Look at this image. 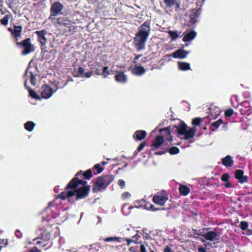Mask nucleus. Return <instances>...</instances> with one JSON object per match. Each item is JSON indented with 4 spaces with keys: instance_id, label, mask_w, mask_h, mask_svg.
Returning <instances> with one entry per match:
<instances>
[{
    "instance_id": "nucleus-1",
    "label": "nucleus",
    "mask_w": 252,
    "mask_h": 252,
    "mask_svg": "<svg viewBox=\"0 0 252 252\" xmlns=\"http://www.w3.org/2000/svg\"><path fill=\"white\" fill-rule=\"evenodd\" d=\"M81 173V171L78 172L65 188L66 190L71 189L74 192L75 196L74 201L87 197L91 190V186L86 185L87 182L79 178Z\"/></svg>"
},
{
    "instance_id": "nucleus-2",
    "label": "nucleus",
    "mask_w": 252,
    "mask_h": 252,
    "mask_svg": "<svg viewBox=\"0 0 252 252\" xmlns=\"http://www.w3.org/2000/svg\"><path fill=\"white\" fill-rule=\"evenodd\" d=\"M158 131L160 133L164 131L166 141L164 140V137L160 135L157 136L154 139L151 145V150L154 151L159 148H160L161 149V150L155 152L156 155H161L167 153L168 147L172 144L171 142L173 140L170 127L160 128Z\"/></svg>"
},
{
    "instance_id": "nucleus-3",
    "label": "nucleus",
    "mask_w": 252,
    "mask_h": 252,
    "mask_svg": "<svg viewBox=\"0 0 252 252\" xmlns=\"http://www.w3.org/2000/svg\"><path fill=\"white\" fill-rule=\"evenodd\" d=\"M151 21L147 20L139 28L133 38V44L137 51L139 52L146 48V43L151 32Z\"/></svg>"
},
{
    "instance_id": "nucleus-4",
    "label": "nucleus",
    "mask_w": 252,
    "mask_h": 252,
    "mask_svg": "<svg viewBox=\"0 0 252 252\" xmlns=\"http://www.w3.org/2000/svg\"><path fill=\"white\" fill-rule=\"evenodd\" d=\"M115 176L113 175H104L98 177L94 183L93 188L94 192H97L105 189L114 180Z\"/></svg>"
},
{
    "instance_id": "nucleus-5",
    "label": "nucleus",
    "mask_w": 252,
    "mask_h": 252,
    "mask_svg": "<svg viewBox=\"0 0 252 252\" xmlns=\"http://www.w3.org/2000/svg\"><path fill=\"white\" fill-rule=\"evenodd\" d=\"M16 45L18 47L23 49L21 52L22 55H27L35 50L34 46L32 44L31 39L30 37L23 40L21 42L18 41L16 42Z\"/></svg>"
},
{
    "instance_id": "nucleus-6",
    "label": "nucleus",
    "mask_w": 252,
    "mask_h": 252,
    "mask_svg": "<svg viewBox=\"0 0 252 252\" xmlns=\"http://www.w3.org/2000/svg\"><path fill=\"white\" fill-rule=\"evenodd\" d=\"M64 8V6L59 1H56L53 3L50 8V14L49 19H55V17L63 14L62 11Z\"/></svg>"
},
{
    "instance_id": "nucleus-7",
    "label": "nucleus",
    "mask_w": 252,
    "mask_h": 252,
    "mask_svg": "<svg viewBox=\"0 0 252 252\" xmlns=\"http://www.w3.org/2000/svg\"><path fill=\"white\" fill-rule=\"evenodd\" d=\"M51 237L50 234L46 230L41 233L39 236L34 239L33 241L37 245H41L42 247H44L47 245V242L49 241Z\"/></svg>"
},
{
    "instance_id": "nucleus-8",
    "label": "nucleus",
    "mask_w": 252,
    "mask_h": 252,
    "mask_svg": "<svg viewBox=\"0 0 252 252\" xmlns=\"http://www.w3.org/2000/svg\"><path fill=\"white\" fill-rule=\"evenodd\" d=\"M37 36V40L41 44V52L45 53L47 51L44 48V46L47 43V39L45 37V35L47 33V31L44 29L41 31H36L34 32Z\"/></svg>"
},
{
    "instance_id": "nucleus-9",
    "label": "nucleus",
    "mask_w": 252,
    "mask_h": 252,
    "mask_svg": "<svg viewBox=\"0 0 252 252\" xmlns=\"http://www.w3.org/2000/svg\"><path fill=\"white\" fill-rule=\"evenodd\" d=\"M201 14L200 9H193L191 10L189 15V20L187 25L189 27H194L196 23L197 22V18Z\"/></svg>"
},
{
    "instance_id": "nucleus-10",
    "label": "nucleus",
    "mask_w": 252,
    "mask_h": 252,
    "mask_svg": "<svg viewBox=\"0 0 252 252\" xmlns=\"http://www.w3.org/2000/svg\"><path fill=\"white\" fill-rule=\"evenodd\" d=\"M67 190V191H64L62 192L57 196L56 199L60 198L63 200H64L66 198H68V201L69 203H74V201L71 198V197L74 196V192L71 189H68Z\"/></svg>"
},
{
    "instance_id": "nucleus-11",
    "label": "nucleus",
    "mask_w": 252,
    "mask_h": 252,
    "mask_svg": "<svg viewBox=\"0 0 252 252\" xmlns=\"http://www.w3.org/2000/svg\"><path fill=\"white\" fill-rule=\"evenodd\" d=\"M50 20L54 22V23L58 24L61 26L69 28L71 26V22L67 17H60L58 18H56V17H55V19Z\"/></svg>"
},
{
    "instance_id": "nucleus-12",
    "label": "nucleus",
    "mask_w": 252,
    "mask_h": 252,
    "mask_svg": "<svg viewBox=\"0 0 252 252\" xmlns=\"http://www.w3.org/2000/svg\"><path fill=\"white\" fill-rule=\"evenodd\" d=\"M189 52L186 51L183 49H179L172 53V55L167 54L165 57H171L172 56L175 59H183L185 58L189 54Z\"/></svg>"
},
{
    "instance_id": "nucleus-13",
    "label": "nucleus",
    "mask_w": 252,
    "mask_h": 252,
    "mask_svg": "<svg viewBox=\"0 0 252 252\" xmlns=\"http://www.w3.org/2000/svg\"><path fill=\"white\" fill-rule=\"evenodd\" d=\"M168 197L167 195H163L162 194L155 195L153 197V201L156 204L163 206L168 200Z\"/></svg>"
},
{
    "instance_id": "nucleus-14",
    "label": "nucleus",
    "mask_w": 252,
    "mask_h": 252,
    "mask_svg": "<svg viewBox=\"0 0 252 252\" xmlns=\"http://www.w3.org/2000/svg\"><path fill=\"white\" fill-rule=\"evenodd\" d=\"M198 236H202L204 237L206 240L209 241H214L215 240H218L217 238L218 234L217 232L215 231H208L205 234H202L200 233H195Z\"/></svg>"
},
{
    "instance_id": "nucleus-15",
    "label": "nucleus",
    "mask_w": 252,
    "mask_h": 252,
    "mask_svg": "<svg viewBox=\"0 0 252 252\" xmlns=\"http://www.w3.org/2000/svg\"><path fill=\"white\" fill-rule=\"evenodd\" d=\"M43 90L41 93V96L43 98L47 99L50 97L53 94V89L48 85L44 84L42 86Z\"/></svg>"
},
{
    "instance_id": "nucleus-16",
    "label": "nucleus",
    "mask_w": 252,
    "mask_h": 252,
    "mask_svg": "<svg viewBox=\"0 0 252 252\" xmlns=\"http://www.w3.org/2000/svg\"><path fill=\"white\" fill-rule=\"evenodd\" d=\"M244 173L243 170L241 169L236 170L234 173L235 178L241 183H244L248 181V177L244 176Z\"/></svg>"
},
{
    "instance_id": "nucleus-17",
    "label": "nucleus",
    "mask_w": 252,
    "mask_h": 252,
    "mask_svg": "<svg viewBox=\"0 0 252 252\" xmlns=\"http://www.w3.org/2000/svg\"><path fill=\"white\" fill-rule=\"evenodd\" d=\"M12 35L14 38L16 43L19 41V38L21 37L22 32V27L21 26L14 25L13 30H12Z\"/></svg>"
},
{
    "instance_id": "nucleus-18",
    "label": "nucleus",
    "mask_w": 252,
    "mask_h": 252,
    "mask_svg": "<svg viewBox=\"0 0 252 252\" xmlns=\"http://www.w3.org/2000/svg\"><path fill=\"white\" fill-rule=\"evenodd\" d=\"M147 135V132L145 130H138L133 134V138L135 141H141L144 139Z\"/></svg>"
},
{
    "instance_id": "nucleus-19",
    "label": "nucleus",
    "mask_w": 252,
    "mask_h": 252,
    "mask_svg": "<svg viewBox=\"0 0 252 252\" xmlns=\"http://www.w3.org/2000/svg\"><path fill=\"white\" fill-rule=\"evenodd\" d=\"M163 1L166 6L168 8L175 6L177 10L180 7V4L178 0H163Z\"/></svg>"
},
{
    "instance_id": "nucleus-20",
    "label": "nucleus",
    "mask_w": 252,
    "mask_h": 252,
    "mask_svg": "<svg viewBox=\"0 0 252 252\" xmlns=\"http://www.w3.org/2000/svg\"><path fill=\"white\" fill-rule=\"evenodd\" d=\"M184 36L183 38V41L185 42L192 40L197 35V33L194 31H191L190 32L186 33L184 32Z\"/></svg>"
},
{
    "instance_id": "nucleus-21",
    "label": "nucleus",
    "mask_w": 252,
    "mask_h": 252,
    "mask_svg": "<svg viewBox=\"0 0 252 252\" xmlns=\"http://www.w3.org/2000/svg\"><path fill=\"white\" fill-rule=\"evenodd\" d=\"M174 127L176 128L179 135H183V134L186 133L187 129V125L184 122H182L179 125H175Z\"/></svg>"
},
{
    "instance_id": "nucleus-22",
    "label": "nucleus",
    "mask_w": 252,
    "mask_h": 252,
    "mask_svg": "<svg viewBox=\"0 0 252 252\" xmlns=\"http://www.w3.org/2000/svg\"><path fill=\"white\" fill-rule=\"evenodd\" d=\"M196 132V128L195 127L190 128L188 130L187 129L186 133L183 134L185 136V140H189L190 138H193L195 136Z\"/></svg>"
},
{
    "instance_id": "nucleus-23",
    "label": "nucleus",
    "mask_w": 252,
    "mask_h": 252,
    "mask_svg": "<svg viewBox=\"0 0 252 252\" xmlns=\"http://www.w3.org/2000/svg\"><path fill=\"white\" fill-rule=\"evenodd\" d=\"M222 163L226 167H231L234 164V161L230 155H227L222 159Z\"/></svg>"
},
{
    "instance_id": "nucleus-24",
    "label": "nucleus",
    "mask_w": 252,
    "mask_h": 252,
    "mask_svg": "<svg viewBox=\"0 0 252 252\" xmlns=\"http://www.w3.org/2000/svg\"><path fill=\"white\" fill-rule=\"evenodd\" d=\"M146 69L141 65H136L132 69V73L136 75H141L145 73Z\"/></svg>"
},
{
    "instance_id": "nucleus-25",
    "label": "nucleus",
    "mask_w": 252,
    "mask_h": 252,
    "mask_svg": "<svg viewBox=\"0 0 252 252\" xmlns=\"http://www.w3.org/2000/svg\"><path fill=\"white\" fill-rule=\"evenodd\" d=\"M115 80L120 83H126L127 81V76L124 72H120L115 76Z\"/></svg>"
},
{
    "instance_id": "nucleus-26",
    "label": "nucleus",
    "mask_w": 252,
    "mask_h": 252,
    "mask_svg": "<svg viewBox=\"0 0 252 252\" xmlns=\"http://www.w3.org/2000/svg\"><path fill=\"white\" fill-rule=\"evenodd\" d=\"M134 208V207L129 206L127 203H126L122 206V212L125 216H128L131 213V209Z\"/></svg>"
},
{
    "instance_id": "nucleus-27",
    "label": "nucleus",
    "mask_w": 252,
    "mask_h": 252,
    "mask_svg": "<svg viewBox=\"0 0 252 252\" xmlns=\"http://www.w3.org/2000/svg\"><path fill=\"white\" fill-rule=\"evenodd\" d=\"M180 193L184 196L187 195L190 192V189L186 185H180L179 188Z\"/></svg>"
},
{
    "instance_id": "nucleus-28",
    "label": "nucleus",
    "mask_w": 252,
    "mask_h": 252,
    "mask_svg": "<svg viewBox=\"0 0 252 252\" xmlns=\"http://www.w3.org/2000/svg\"><path fill=\"white\" fill-rule=\"evenodd\" d=\"M178 67L181 70L186 71L190 69V64L186 62H178Z\"/></svg>"
},
{
    "instance_id": "nucleus-29",
    "label": "nucleus",
    "mask_w": 252,
    "mask_h": 252,
    "mask_svg": "<svg viewBox=\"0 0 252 252\" xmlns=\"http://www.w3.org/2000/svg\"><path fill=\"white\" fill-rule=\"evenodd\" d=\"M103 240L105 242H109L113 241H116L118 242H123L125 241L124 238L119 237H109L108 238L103 239Z\"/></svg>"
},
{
    "instance_id": "nucleus-30",
    "label": "nucleus",
    "mask_w": 252,
    "mask_h": 252,
    "mask_svg": "<svg viewBox=\"0 0 252 252\" xmlns=\"http://www.w3.org/2000/svg\"><path fill=\"white\" fill-rule=\"evenodd\" d=\"M222 123V120L221 119H220L218 121L212 123L210 126V128L212 131H214L217 128H218Z\"/></svg>"
},
{
    "instance_id": "nucleus-31",
    "label": "nucleus",
    "mask_w": 252,
    "mask_h": 252,
    "mask_svg": "<svg viewBox=\"0 0 252 252\" xmlns=\"http://www.w3.org/2000/svg\"><path fill=\"white\" fill-rule=\"evenodd\" d=\"M83 177L84 179L89 180L93 177L92 170L91 169L87 170L83 173H81V175L79 177Z\"/></svg>"
},
{
    "instance_id": "nucleus-32",
    "label": "nucleus",
    "mask_w": 252,
    "mask_h": 252,
    "mask_svg": "<svg viewBox=\"0 0 252 252\" xmlns=\"http://www.w3.org/2000/svg\"><path fill=\"white\" fill-rule=\"evenodd\" d=\"M34 126L35 124L32 121H28L24 124L25 128L29 131H32Z\"/></svg>"
},
{
    "instance_id": "nucleus-33",
    "label": "nucleus",
    "mask_w": 252,
    "mask_h": 252,
    "mask_svg": "<svg viewBox=\"0 0 252 252\" xmlns=\"http://www.w3.org/2000/svg\"><path fill=\"white\" fill-rule=\"evenodd\" d=\"M28 90H29V94L31 97L35 99H40V96L37 94V93L31 89V88L30 87H28Z\"/></svg>"
},
{
    "instance_id": "nucleus-34",
    "label": "nucleus",
    "mask_w": 252,
    "mask_h": 252,
    "mask_svg": "<svg viewBox=\"0 0 252 252\" xmlns=\"http://www.w3.org/2000/svg\"><path fill=\"white\" fill-rule=\"evenodd\" d=\"M168 33L170 37H171L172 40H175L179 37L181 32L178 33L176 31H169L168 32Z\"/></svg>"
},
{
    "instance_id": "nucleus-35",
    "label": "nucleus",
    "mask_w": 252,
    "mask_h": 252,
    "mask_svg": "<svg viewBox=\"0 0 252 252\" xmlns=\"http://www.w3.org/2000/svg\"><path fill=\"white\" fill-rule=\"evenodd\" d=\"M167 152L171 155H176L179 153L180 150L177 147L173 146L170 149L168 148Z\"/></svg>"
},
{
    "instance_id": "nucleus-36",
    "label": "nucleus",
    "mask_w": 252,
    "mask_h": 252,
    "mask_svg": "<svg viewBox=\"0 0 252 252\" xmlns=\"http://www.w3.org/2000/svg\"><path fill=\"white\" fill-rule=\"evenodd\" d=\"M202 121V119L200 117H196L192 120V124L195 127L196 126H200L201 123Z\"/></svg>"
},
{
    "instance_id": "nucleus-37",
    "label": "nucleus",
    "mask_w": 252,
    "mask_h": 252,
    "mask_svg": "<svg viewBox=\"0 0 252 252\" xmlns=\"http://www.w3.org/2000/svg\"><path fill=\"white\" fill-rule=\"evenodd\" d=\"M240 228L243 231L247 230L249 226V223L246 221H242L239 225Z\"/></svg>"
},
{
    "instance_id": "nucleus-38",
    "label": "nucleus",
    "mask_w": 252,
    "mask_h": 252,
    "mask_svg": "<svg viewBox=\"0 0 252 252\" xmlns=\"http://www.w3.org/2000/svg\"><path fill=\"white\" fill-rule=\"evenodd\" d=\"M9 19V16L8 15H6L3 18L0 20V22L2 25L6 26L8 23Z\"/></svg>"
},
{
    "instance_id": "nucleus-39",
    "label": "nucleus",
    "mask_w": 252,
    "mask_h": 252,
    "mask_svg": "<svg viewBox=\"0 0 252 252\" xmlns=\"http://www.w3.org/2000/svg\"><path fill=\"white\" fill-rule=\"evenodd\" d=\"M93 169H96L97 170V173H95V175L101 173L104 170L103 167H100V165L99 163L95 164L94 165Z\"/></svg>"
},
{
    "instance_id": "nucleus-40",
    "label": "nucleus",
    "mask_w": 252,
    "mask_h": 252,
    "mask_svg": "<svg viewBox=\"0 0 252 252\" xmlns=\"http://www.w3.org/2000/svg\"><path fill=\"white\" fill-rule=\"evenodd\" d=\"M145 208L147 210H151L152 211H155L159 210L158 209L156 208L154 205L149 203H147L145 205Z\"/></svg>"
},
{
    "instance_id": "nucleus-41",
    "label": "nucleus",
    "mask_w": 252,
    "mask_h": 252,
    "mask_svg": "<svg viewBox=\"0 0 252 252\" xmlns=\"http://www.w3.org/2000/svg\"><path fill=\"white\" fill-rule=\"evenodd\" d=\"M109 74H110V72L109 71V67L108 66L104 67L103 68L102 73L101 74L102 76L104 78H106Z\"/></svg>"
},
{
    "instance_id": "nucleus-42",
    "label": "nucleus",
    "mask_w": 252,
    "mask_h": 252,
    "mask_svg": "<svg viewBox=\"0 0 252 252\" xmlns=\"http://www.w3.org/2000/svg\"><path fill=\"white\" fill-rule=\"evenodd\" d=\"M234 114V110L232 108L227 109L224 112V115L225 117H229L233 115Z\"/></svg>"
},
{
    "instance_id": "nucleus-43",
    "label": "nucleus",
    "mask_w": 252,
    "mask_h": 252,
    "mask_svg": "<svg viewBox=\"0 0 252 252\" xmlns=\"http://www.w3.org/2000/svg\"><path fill=\"white\" fill-rule=\"evenodd\" d=\"M31 78H30V82L31 84L34 86L36 85V77L33 74L32 72H30Z\"/></svg>"
},
{
    "instance_id": "nucleus-44",
    "label": "nucleus",
    "mask_w": 252,
    "mask_h": 252,
    "mask_svg": "<svg viewBox=\"0 0 252 252\" xmlns=\"http://www.w3.org/2000/svg\"><path fill=\"white\" fill-rule=\"evenodd\" d=\"M146 141H143V142H141L140 144V145L138 146V147H137L136 150L135 151V153L140 152L142 150H143V149L146 146Z\"/></svg>"
},
{
    "instance_id": "nucleus-45",
    "label": "nucleus",
    "mask_w": 252,
    "mask_h": 252,
    "mask_svg": "<svg viewBox=\"0 0 252 252\" xmlns=\"http://www.w3.org/2000/svg\"><path fill=\"white\" fill-rule=\"evenodd\" d=\"M230 178V176L228 173H224L221 176V180L223 182L228 181Z\"/></svg>"
},
{
    "instance_id": "nucleus-46",
    "label": "nucleus",
    "mask_w": 252,
    "mask_h": 252,
    "mask_svg": "<svg viewBox=\"0 0 252 252\" xmlns=\"http://www.w3.org/2000/svg\"><path fill=\"white\" fill-rule=\"evenodd\" d=\"M78 72L80 76H81V77H84L85 72L84 69L83 67L80 66L78 68Z\"/></svg>"
},
{
    "instance_id": "nucleus-47",
    "label": "nucleus",
    "mask_w": 252,
    "mask_h": 252,
    "mask_svg": "<svg viewBox=\"0 0 252 252\" xmlns=\"http://www.w3.org/2000/svg\"><path fill=\"white\" fill-rule=\"evenodd\" d=\"M55 201V200H53V201H52L48 203V206L45 208V209L44 210L43 213H44L45 212H46V211H47L48 210H50V207H51L52 206H54V205Z\"/></svg>"
},
{
    "instance_id": "nucleus-48",
    "label": "nucleus",
    "mask_w": 252,
    "mask_h": 252,
    "mask_svg": "<svg viewBox=\"0 0 252 252\" xmlns=\"http://www.w3.org/2000/svg\"><path fill=\"white\" fill-rule=\"evenodd\" d=\"M118 184L122 189H124V188H125V186H126L125 182L123 180H122V179H120V180H118Z\"/></svg>"
},
{
    "instance_id": "nucleus-49",
    "label": "nucleus",
    "mask_w": 252,
    "mask_h": 252,
    "mask_svg": "<svg viewBox=\"0 0 252 252\" xmlns=\"http://www.w3.org/2000/svg\"><path fill=\"white\" fill-rule=\"evenodd\" d=\"M130 196V194L127 191H125L124 193H123L122 194V197L124 199H126V198H129Z\"/></svg>"
},
{
    "instance_id": "nucleus-50",
    "label": "nucleus",
    "mask_w": 252,
    "mask_h": 252,
    "mask_svg": "<svg viewBox=\"0 0 252 252\" xmlns=\"http://www.w3.org/2000/svg\"><path fill=\"white\" fill-rule=\"evenodd\" d=\"M225 183L224 184V186L226 188H233V186L232 185V184L229 181V180L228 181H226L225 182Z\"/></svg>"
},
{
    "instance_id": "nucleus-51",
    "label": "nucleus",
    "mask_w": 252,
    "mask_h": 252,
    "mask_svg": "<svg viewBox=\"0 0 252 252\" xmlns=\"http://www.w3.org/2000/svg\"><path fill=\"white\" fill-rule=\"evenodd\" d=\"M142 56V54L135 55L133 63H137V61Z\"/></svg>"
},
{
    "instance_id": "nucleus-52",
    "label": "nucleus",
    "mask_w": 252,
    "mask_h": 252,
    "mask_svg": "<svg viewBox=\"0 0 252 252\" xmlns=\"http://www.w3.org/2000/svg\"><path fill=\"white\" fill-rule=\"evenodd\" d=\"M15 235L16 236V237L18 238H21L22 237V233L19 230H16L15 231Z\"/></svg>"
},
{
    "instance_id": "nucleus-53",
    "label": "nucleus",
    "mask_w": 252,
    "mask_h": 252,
    "mask_svg": "<svg viewBox=\"0 0 252 252\" xmlns=\"http://www.w3.org/2000/svg\"><path fill=\"white\" fill-rule=\"evenodd\" d=\"M197 250L198 252H207L206 249L203 247L202 246L198 247Z\"/></svg>"
},
{
    "instance_id": "nucleus-54",
    "label": "nucleus",
    "mask_w": 252,
    "mask_h": 252,
    "mask_svg": "<svg viewBox=\"0 0 252 252\" xmlns=\"http://www.w3.org/2000/svg\"><path fill=\"white\" fill-rule=\"evenodd\" d=\"M29 252H42L40 250H38L37 247H34L32 248Z\"/></svg>"
},
{
    "instance_id": "nucleus-55",
    "label": "nucleus",
    "mask_w": 252,
    "mask_h": 252,
    "mask_svg": "<svg viewBox=\"0 0 252 252\" xmlns=\"http://www.w3.org/2000/svg\"><path fill=\"white\" fill-rule=\"evenodd\" d=\"M163 252H173V251L169 246H166Z\"/></svg>"
},
{
    "instance_id": "nucleus-56",
    "label": "nucleus",
    "mask_w": 252,
    "mask_h": 252,
    "mask_svg": "<svg viewBox=\"0 0 252 252\" xmlns=\"http://www.w3.org/2000/svg\"><path fill=\"white\" fill-rule=\"evenodd\" d=\"M93 74V72L92 71H88V72L85 73L84 77L86 78H90Z\"/></svg>"
},
{
    "instance_id": "nucleus-57",
    "label": "nucleus",
    "mask_w": 252,
    "mask_h": 252,
    "mask_svg": "<svg viewBox=\"0 0 252 252\" xmlns=\"http://www.w3.org/2000/svg\"><path fill=\"white\" fill-rule=\"evenodd\" d=\"M140 249L141 252H147L146 247L144 245H141Z\"/></svg>"
},
{
    "instance_id": "nucleus-58",
    "label": "nucleus",
    "mask_w": 252,
    "mask_h": 252,
    "mask_svg": "<svg viewBox=\"0 0 252 252\" xmlns=\"http://www.w3.org/2000/svg\"><path fill=\"white\" fill-rule=\"evenodd\" d=\"M246 231V235H252V229H248L247 228V230H245Z\"/></svg>"
},
{
    "instance_id": "nucleus-59",
    "label": "nucleus",
    "mask_w": 252,
    "mask_h": 252,
    "mask_svg": "<svg viewBox=\"0 0 252 252\" xmlns=\"http://www.w3.org/2000/svg\"><path fill=\"white\" fill-rule=\"evenodd\" d=\"M141 63H146L147 62V57H144L141 60Z\"/></svg>"
},
{
    "instance_id": "nucleus-60",
    "label": "nucleus",
    "mask_w": 252,
    "mask_h": 252,
    "mask_svg": "<svg viewBox=\"0 0 252 252\" xmlns=\"http://www.w3.org/2000/svg\"><path fill=\"white\" fill-rule=\"evenodd\" d=\"M126 242L128 245H129L133 241L130 239L126 238L125 240Z\"/></svg>"
},
{
    "instance_id": "nucleus-61",
    "label": "nucleus",
    "mask_w": 252,
    "mask_h": 252,
    "mask_svg": "<svg viewBox=\"0 0 252 252\" xmlns=\"http://www.w3.org/2000/svg\"><path fill=\"white\" fill-rule=\"evenodd\" d=\"M97 245V244H94L91 245V247H92V249H96V246Z\"/></svg>"
},
{
    "instance_id": "nucleus-62",
    "label": "nucleus",
    "mask_w": 252,
    "mask_h": 252,
    "mask_svg": "<svg viewBox=\"0 0 252 252\" xmlns=\"http://www.w3.org/2000/svg\"><path fill=\"white\" fill-rule=\"evenodd\" d=\"M95 74L97 75H100V70L99 69H96L95 71Z\"/></svg>"
},
{
    "instance_id": "nucleus-63",
    "label": "nucleus",
    "mask_w": 252,
    "mask_h": 252,
    "mask_svg": "<svg viewBox=\"0 0 252 252\" xmlns=\"http://www.w3.org/2000/svg\"><path fill=\"white\" fill-rule=\"evenodd\" d=\"M193 231H194V234H195L196 235H197V234L195 233H201L200 230L194 229V230H193Z\"/></svg>"
},
{
    "instance_id": "nucleus-64",
    "label": "nucleus",
    "mask_w": 252,
    "mask_h": 252,
    "mask_svg": "<svg viewBox=\"0 0 252 252\" xmlns=\"http://www.w3.org/2000/svg\"><path fill=\"white\" fill-rule=\"evenodd\" d=\"M8 30L9 32H11V34H12V32H12V30H13V29H12V28H11V27H10V28H8Z\"/></svg>"
}]
</instances>
